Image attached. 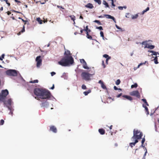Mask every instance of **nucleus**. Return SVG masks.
Masks as SVG:
<instances>
[{"instance_id":"obj_18","label":"nucleus","mask_w":159,"mask_h":159,"mask_svg":"<svg viewBox=\"0 0 159 159\" xmlns=\"http://www.w3.org/2000/svg\"><path fill=\"white\" fill-rule=\"evenodd\" d=\"M85 7L90 9H92L93 7V4L90 3H88L87 5H85Z\"/></svg>"},{"instance_id":"obj_37","label":"nucleus","mask_w":159,"mask_h":159,"mask_svg":"<svg viewBox=\"0 0 159 159\" xmlns=\"http://www.w3.org/2000/svg\"><path fill=\"white\" fill-rule=\"evenodd\" d=\"M103 3L106 6V7H109V6L107 3L105 1H103Z\"/></svg>"},{"instance_id":"obj_11","label":"nucleus","mask_w":159,"mask_h":159,"mask_svg":"<svg viewBox=\"0 0 159 159\" xmlns=\"http://www.w3.org/2000/svg\"><path fill=\"white\" fill-rule=\"evenodd\" d=\"M49 130L54 133H56L57 132V128L55 126L53 125H52L50 126Z\"/></svg>"},{"instance_id":"obj_5","label":"nucleus","mask_w":159,"mask_h":159,"mask_svg":"<svg viewBox=\"0 0 159 159\" xmlns=\"http://www.w3.org/2000/svg\"><path fill=\"white\" fill-rule=\"evenodd\" d=\"M9 93L7 90L5 89L2 90L1 93L0 94V101L4 102L6 96Z\"/></svg>"},{"instance_id":"obj_14","label":"nucleus","mask_w":159,"mask_h":159,"mask_svg":"<svg viewBox=\"0 0 159 159\" xmlns=\"http://www.w3.org/2000/svg\"><path fill=\"white\" fill-rule=\"evenodd\" d=\"M98 83L100 84L101 85L102 88L104 89H107V88L105 85L104 84L103 81L101 80H100L98 81Z\"/></svg>"},{"instance_id":"obj_61","label":"nucleus","mask_w":159,"mask_h":159,"mask_svg":"<svg viewBox=\"0 0 159 159\" xmlns=\"http://www.w3.org/2000/svg\"><path fill=\"white\" fill-rule=\"evenodd\" d=\"M15 2H17L18 3H20V2L17 0H15Z\"/></svg>"},{"instance_id":"obj_40","label":"nucleus","mask_w":159,"mask_h":159,"mask_svg":"<svg viewBox=\"0 0 159 159\" xmlns=\"http://www.w3.org/2000/svg\"><path fill=\"white\" fill-rule=\"evenodd\" d=\"M80 62L81 63H82L83 64L85 63L86 62L83 59H80Z\"/></svg>"},{"instance_id":"obj_33","label":"nucleus","mask_w":159,"mask_h":159,"mask_svg":"<svg viewBox=\"0 0 159 159\" xmlns=\"http://www.w3.org/2000/svg\"><path fill=\"white\" fill-rule=\"evenodd\" d=\"M145 141V139L144 138H143L142 139V145L140 147H144V146L143 145Z\"/></svg>"},{"instance_id":"obj_59","label":"nucleus","mask_w":159,"mask_h":159,"mask_svg":"<svg viewBox=\"0 0 159 159\" xmlns=\"http://www.w3.org/2000/svg\"><path fill=\"white\" fill-rule=\"evenodd\" d=\"M57 7H58V8H62L63 9H64V8L62 7V6H57Z\"/></svg>"},{"instance_id":"obj_62","label":"nucleus","mask_w":159,"mask_h":159,"mask_svg":"<svg viewBox=\"0 0 159 159\" xmlns=\"http://www.w3.org/2000/svg\"><path fill=\"white\" fill-rule=\"evenodd\" d=\"M84 31V29H83V30H81L80 31V33H81V34L83 33V31Z\"/></svg>"},{"instance_id":"obj_64","label":"nucleus","mask_w":159,"mask_h":159,"mask_svg":"<svg viewBox=\"0 0 159 159\" xmlns=\"http://www.w3.org/2000/svg\"><path fill=\"white\" fill-rule=\"evenodd\" d=\"M112 125H111L110 127L109 128L110 129H112Z\"/></svg>"},{"instance_id":"obj_38","label":"nucleus","mask_w":159,"mask_h":159,"mask_svg":"<svg viewBox=\"0 0 159 159\" xmlns=\"http://www.w3.org/2000/svg\"><path fill=\"white\" fill-rule=\"evenodd\" d=\"M120 81L119 79L117 80L116 82V84L117 85H118L120 84Z\"/></svg>"},{"instance_id":"obj_8","label":"nucleus","mask_w":159,"mask_h":159,"mask_svg":"<svg viewBox=\"0 0 159 159\" xmlns=\"http://www.w3.org/2000/svg\"><path fill=\"white\" fill-rule=\"evenodd\" d=\"M41 56H39L36 57V61H37L36 66L37 67H39L42 64V60L41 59Z\"/></svg>"},{"instance_id":"obj_13","label":"nucleus","mask_w":159,"mask_h":159,"mask_svg":"<svg viewBox=\"0 0 159 159\" xmlns=\"http://www.w3.org/2000/svg\"><path fill=\"white\" fill-rule=\"evenodd\" d=\"M71 54L70 51L68 50H66L64 53V56H72Z\"/></svg>"},{"instance_id":"obj_16","label":"nucleus","mask_w":159,"mask_h":159,"mask_svg":"<svg viewBox=\"0 0 159 159\" xmlns=\"http://www.w3.org/2000/svg\"><path fill=\"white\" fill-rule=\"evenodd\" d=\"M90 32H87L86 33V37L87 38L90 40H93V38L92 36L90 34Z\"/></svg>"},{"instance_id":"obj_35","label":"nucleus","mask_w":159,"mask_h":159,"mask_svg":"<svg viewBox=\"0 0 159 159\" xmlns=\"http://www.w3.org/2000/svg\"><path fill=\"white\" fill-rule=\"evenodd\" d=\"M39 81L37 80H34L30 81V83H38Z\"/></svg>"},{"instance_id":"obj_1","label":"nucleus","mask_w":159,"mask_h":159,"mask_svg":"<svg viewBox=\"0 0 159 159\" xmlns=\"http://www.w3.org/2000/svg\"><path fill=\"white\" fill-rule=\"evenodd\" d=\"M34 93L36 96L35 98L40 101H41L40 99H49L51 96L50 91L46 89L36 88L34 89Z\"/></svg>"},{"instance_id":"obj_15","label":"nucleus","mask_w":159,"mask_h":159,"mask_svg":"<svg viewBox=\"0 0 159 159\" xmlns=\"http://www.w3.org/2000/svg\"><path fill=\"white\" fill-rule=\"evenodd\" d=\"M122 97L130 101L133 100L132 98L129 96L127 95H123L122 96Z\"/></svg>"},{"instance_id":"obj_60","label":"nucleus","mask_w":159,"mask_h":159,"mask_svg":"<svg viewBox=\"0 0 159 159\" xmlns=\"http://www.w3.org/2000/svg\"><path fill=\"white\" fill-rule=\"evenodd\" d=\"M9 114H11L12 115V116L13 115V112L11 111H10V112L9 113Z\"/></svg>"},{"instance_id":"obj_42","label":"nucleus","mask_w":159,"mask_h":159,"mask_svg":"<svg viewBox=\"0 0 159 159\" xmlns=\"http://www.w3.org/2000/svg\"><path fill=\"white\" fill-rule=\"evenodd\" d=\"M103 57H104L105 58H106V59H107V58H111V57H109L108 55L106 54L104 55H103Z\"/></svg>"},{"instance_id":"obj_54","label":"nucleus","mask_w":159,"mask_h":159,"mask_svg":"<svg viewBox=\"0 0 159 159\" xmlns=\"http://www.w3.org/2000/svg\"><path fill=\"white\" fill-rule=\"evenodd\" d=\"M111 58H107V59H106V63H107V64H108V60L110 59Z\"/></svg>"},{"instance_id":"obj_7","label":"nucleus","mask_w":159,"mask_h":159,"mask_svg":"<svg viewBox=\"0 0 159 159\" xmlns=\"http://www.w3.org/2000/svg\"><path fill=\"white\" fill-rule=\"evenodd\" d=\"M130 94L131 96H135L136 97L139 98L140 97V94L137 90L134 91L130 93Z\"/></svg>"},{"instance_id":"obj_22","label":"nucleus","mask_w":159,"mask_h":159,"mask_svg":"<svg viewBox=\"0 0 159 159\" xmlns=\"http://www.w3.org/2000/svg\"><path fill=\"white\" fill-rule=\"evenodd\" d=\"M83 67L85 69H89V67L87 66V64L86 62H85V63L83 64Z\"/></svg>"},{"instance_id":"obj_10","label":"nucleus","mask_w":159,"mask_h":159,"mask_svg":"<svg viewBox=\"0 0 159 159\" xmlns=\"http://www.w3.org/2000/svg\"><path fill=\"white\" fill-rule=\"evenodd\" d=\"M131 140L133 142L132 143H129V145L132 148L133 146H134L135 145V144L138 142V141L136 139H133L132 140L131 139Z\"/></svg>"},{"instance_id":"obj_25","label":"nucleus","mask_w":159,"mask_h":159,"mask_svg":"<svg viewBox=\"0 0 159 159\" xmlns=\"http://www.w3.org/2000/svg\"><path fill=\"white\" fill-rule=\"evenodd\" d=\"M153 61H154V63L155 64H157L158 63V61L157 57V56H156L155 57L154 59H153Z\"/></svg>"},{"instance_id":"obj_28","label":"nucleus","mask_w":159,"mask_h":159,"mask_svg":"<svg viewBox=\"0 0 159 159\" xmlns=\"http://www.w3.org/2000/svg\"><path fill=\"white\" fill-rule=\"evenodd\" d=\"M91 92V90L90 89H89L87 91H85L83 93L86 96Z\"/></svg>"},{"instance_id":"obj_48","label":"nucleus","mask_w":159,"mask_h":159,"mask_svg":"<svg viewBox=\"0 0 159 159\" xmlns=\"http://www.w3.org/2000/svg\"><path fill=\"white\" fill-rule=\"evenodd\" d=\"M102 66H103V68H105L106 67V66L104 64V61H102Z\"/></svg>"},{"instance_id":"obj_34","label":"nucleus","mask_w":159,"mask_h":159,"mask_svg":"<svg viewBox=\"0 0 159 159\" xmlns=\"http://www.w3.org/2000/svg\"><path fill=\"white\" fill-rule=\"evenodd\" d=\"M100 34L101 36L102 37V39L104 40H105V38H104V36L103 32L102 31H101L100 33Z\"/></svg>"},{"instance_id":"obj_3","label":"nucleus","mask_w":159,"mask_h":159,"mask_svg":"<svg viewBox=\"0 0 159 159\" xmlns=\"http://www.w3.org/2000/svg\"><path fill=\"white\" fill-rule=\"evenodd\" d=\"M143 135V133L140 130L134 129L133 130V136L131 139H136L138 141L139 140L142 139Z\"/></svg>"},{"instance_id":"obj_36","label":"nucleus","mask_w":159,"mask_h":159,"mask_svg":"<svg viewBox=\"0 0 159 159\" xmlns=\"http://www.w3.org/2000/svg\"><path fill=\"white\" fill-rule=\"evenodd\" d=\"M142 101H143V102L144 103H145L147 106H149V104H148V103L147 102V101H146V99H142Z\"/></svg>"},{"instance_id":"obj_52","label":"nucleus","mask_w":159,"mask_h":159,"mask_svg":"<svg viewBox=\"0 0 159 159\" xmlns=\"http://www.w3.org/2000/svg\"><path fill=\"white\" fill-rule=\"evenodd\" d=\"M116 26L117 29L119 30H121V29L116 24Z\"/></svg>"},{"instance_id":"obj_63","label":"nucleus","mask_w":159,"mask_h":159,"mask_svg":"<svg viewBox=\"0 0 159 159\" xmlns=\"http://www.w3.org/2000/svg\"><path fill=\"white\" fill-rule=\"evenodd\" d=\"M7 4L8 5V6H10V5H11L10 3L9 2H8V3H7Z\"/></svg>"},{"instance_id":"obj_12","label":"nucleus","mask_w":159,"mask_h":159,"mask_svg":"<svg viewBox=\"0 0 159 159\" xmlns=\"http://www.w3.org/2000/svg\"><path fill=\"white\" fill-rule=\"evenodd\" d=\"M42 103L41 104V107H47L48 105V102L47 101H41Z\"/></svg>"},{"instance_id":"obj_56","label":"nucleus","mask_w":159,"mask_h":159,"mask_svg":"<svg viewBox=\"0 0 159 159\" xmlns=\"http://www.w3.org/2000/svg\"><path fill=\"white\" fill-rule=\"evenodd\" d=\"M7 14L8 15H10L11 13V12L10 11H8L7 12Z\"/></svg>"},{"instance_id":"obj_51","label":"nucleus","mask_w":159,"mask_h":159,"mask_svg":"<svg viewBox=\"0 0 159 159\" xmlns=\"http://www.w3.org/2000/svg\"><path fill=\"white\" fill-rule=\"evenodd\" d=\"M119 9L120 10H122L123 9V7H122L119 6L118 7Z\"/></svg>"},{"instance_id":"obj_46","label":"nucleus","mask_w":159,"mask_h":159,"mask_svg":"<svg viewBox=\"0 0 159 159\" xmlns=\"http://www.w3.org/2000/svg\"><path fill=\"white\" fill-rule=\"evenodd\" d=\"M97 28L100 30H103L102 27L101 26L98 27H97Z\"/></svg>"},{"instance_id":"obj_9","label":"nucleus","mask_w":159,"mask_h":159,"mask_svg":"<svg viewBox=\"0 0 159 159\" xmlns=\"http://www.w3.org/2000/svg\"><path fill=\"white\" fill-rule=\"evenodd\" d=\"M104 17H106L107 19H112V20H115V18L114 17L109 15H104L103 16H99V17L100 18Z\"/></svg>"},{"instance_id":"obj_41","label":"nucleus","mask_w":159,"mask_h":159,"mask_svg":"<svg viewBox=\"0 0 159 159\" xmlns=\"http://www.w3.org/2000/svg\"><path fill=\"white\" fill-rule=\"evenodd\" d=\"M94 1L97 2L99 5L101 3V0H94Z\"/></svg>"},{"instance_id":"obj_27","label":"nucleus","mask_w":159,"mask_h":159,"mask_svg":"<svg viewBox=\"0 0 159 159\" xmlns=\"http://www.w3.org/2000/svg\"><path fill=\"white\" fill-rule=\"evenodd\" d=\"M139 13L136 14L135 15H132V19H137L139 16Z\"/></svg>"},{"instance_id":"obj_32","label":"nucleus","mask_w":159,"mask_h":159,"mask_svg":"<svg viewBox=\"0 0 159 159\" xmlns=\"http://www.w3.org/2000/svg\"><path fill=\"white\" fill-rule=\"evenodd\" d=\"M147 63V66H148V62L147 61H145V62H143V63H140L138 66V67L139 68L140 66H142V65H144L146 63Z\"/></svg>"},{"instance_id":"obj_19","label":"nucleus","mask_w":159,"mask_h":159,"mask_svg":"<svg viewBox=\"0 0 159 159\" xmlns=\"http://www.w3.org/2000/svg\"><path fill=\"white\" fill-rule=\"evenodd\" d=\"M125 16L127 18L129 19H132V15L130 13H127L126 14Z\"/></svg>"},{"instance_id":"obj_39","label":"nucleus","mask_w":159,"mask_h":159,"mask_svg":"<svg viewBox=\"0 0 159 159\" xmlns=\"http://www.w3.org/2000/svg\"><path fill=\"white\" fill-rule=\"evenodd\" d=\"M4 121L3 119H2L0 121V125H3L4 124Z\"/></svg>"},{"instance_id":"obj_20","label":"nucleus","mask_w":159,"mask_h":159,"mask_svg":"<svg viewBox=\"0 0 159 159\" xmlns=\"http://www.w3.org/2000/svg\"><path fill=\"white\" fill-rule=\"evenodd\" d=\"M143 107L145 108V112L147 115L149 114V112L148 111V108L145 105H143Z\"/></svg>"},{"instance_id":"obj_50","label":"nucleus","mask_w":159,"mask_h":159,"mask_svg":"<svg viewBox=\"0 0 159 159\" xmlns=\"http://www.w3.org/2000/svg\"><path fill=\"white\" fill-rule=\"evenodd\" d=\"M22 21H23V23H24V24H27V23L28 22V20H22Z\"/></svg>"},{"instance_id":"obj_30","label":"nucleus","mask_w":159,"mask_h":159,"mask_svg":"<svg viewBox=\"0 0 159 159\" xmlns=\"http://www.w3.org/2000/svg\"><path fill=\"white\" fill-rule=\"evenodd\" d=\"M138 86L137 84L136 83H135L134 84L132 85L131 87L132 89H133L134 88H136Z\"/></svg>"},{"instance_id":"obj_49","label":"nucleus","mask_w":159,"mask_h":159,"mask_svg":"<svg viewBox=\"0 0 159 159\" xmlns=\"http://www.w3.org/2000/svg\"><path fill=\"white\" fill-rule=\"evenodd\" d=\"M122 95V93H120L119 94H118V95H117L116 96V97L119 98Z\"/></svg>"},{"instance_id":"obj_4","label":"nucleus","mask_w":159,"mask_h":159,"mask_svg":"<svg viewBox=\"0 0 159 159\" xmlns=\"http://www.w3.org/2000/svg\"><path fill=\"white\" fill-rule=\"evenodd\" d=\"M94 71L92 72V74H90L87 72H83L81 74V76L82 79L86 81L90 80V77L92 75H94Z\"/></svg>"},{"instance_id":"obj_47","label":"nucleus","mask_w":159,"mask_h":159,"mask_svg":"<svg viewBox=\"0 0 159 159\" xmlns=\"http://www.w3.org/2000/svg\"><path fill=\"white\" fill-rule=\"evenodd\" d=\"M51 74L52 76H53L54 75L56 74V73L54 72H52L51 73Z\"/></svg>"},{"instance_id":"obj_24","label":"nucleus","mask_w":159,"mask_h":159,"mask_svg":"<svg viewBox=\"0 0 159 159\" xmlns=\"http://www.w3.org/2000/svg\"><path fill=\"white\" fill-rule=\"evenodd\" d=\"M146 47L150 48L151 49H153L155 47V46L154 45H148V46H146Z\"/></svg>"},{"instance_id":"obj_43","label":"nucleus","mask_w":159,"mask_h":159,"mask_svg":"<svg viewBox=\"0 0 159 159\" xmlns=\"http://www.w3.org/2000/svg\"><path fill=\"white\" fill-rule=\"evenodd\" d=\"M146 151L145 152V153L143 155V157L142 159H145V156H146V154L147 152V151L146 149Z\"/></svg>"},{"instance_id":"obj_17","label":"nucleus","mask_w":159,"mask_h":159,"mask_svg":"<svg viewBox=\"0 0 159 159\" xmlns=\"http://www.w3.org/2000/svg\"><path fill=\"white\" fill-rule=\"evenodd\" d=\"M98 132L102 135L104 134H105V130L103 129H98Z\"/></svg>"},{"instance_id":"obj_26","label":"nucleus","mask_w":159,"mask_h":159,"mask_svg":"<svg viewBox=\"0 0 159 159\" xmlns=\"http://www.w3.org/2000/svg\"><path fill=\"white\" fill-rule=\"evenodd\" d=\"M84 30L86 32V33L87 32H91V30L88 29V26H86V27L85 28H84Z\"/></svg>"},{"instance_id":"obj_29","label":"nucleus","mask_w":159,"mask_h":159,"mask_svg":"<svg viewBox=\"0 0 159 159\" xmlns=\"http://www.w3.org/2000/svg\"><path fill=\"white\" fill-rule=\"evenodd\" d=\"M38 22V23L40 24H41L43 23H45L46 22H47L48 21V20H37Z\"/></svg>"},{"instance_id":"obj_45","label":"nucleus","mask_w":159,"mask_h":159,"mask_svg":"<svg viewBox=\"0 0 159 159\" xmlns=\"http://www.w3.org/2000/svg\"><path fill=\"white\" fill-rule=\"evenodd\" d=\"M94 22H96L98 25H101V24L99 21V20H95Z\"/></svg>"},{"instance_id":"obj_31","label":"nucleus","mask_w":159,"mask_h":159,"mask_svg":"<svg viewBox=\"0 0 159 159\" xmlns=\"http://www.w3.org/2000/svg\"><path fill=\"white\" fill-rule=\"evenodd\" d=\"M149 9V7H147V8L145 10H144L142 13V14H143L145 12H146L147 11H148Z\"/></svg>"},{"instance_id":"obj_55","label":"nucleus","mask_w":159,"mask_h":159,"mask_svg":"<svg viewBox=\"0 0 159 159\" xmlns=\"http://www.w3.org/2000/svg\"><path fill=\"white\" fill-rule=\"evenodd\" d=\"M114 89L115 90H117L118 89L116 86L114 87Z\"/></svg>"},{"instance_id":"obj_44","label":"nucleus","mask_w":159,"mask_h":159,"mask_svg":"<svg viewBox=\"0 0 159 159\" xmlns=\"http://www.w3.org/2000/svg\"><path fill=\"white\" fill-rule=\"evenodd\" d=\"M82 88L84 89H86V86L84 84H83L82 86Z\"/></svg>"},{"instance_id":"obj_2","label":"nucleus","mask_w":159,"mask_h":159,"mask_svg":"<svg viewBox=\"0 0 159 159\" xmlns=\"http://www.w3.org/2000/svg\"><path fill=\"white\" fill-rule=\"evenodd\" d=\"M74 62V60L72 56H64L58 63L62 66H66L72 65Z\"/></svg>"},{"instance_id":"obj_6","label":"nucleus","mask_w":159,"mask_h":159,"mask_svg":"<svg viewBox=\"0 0 159 159\" xmlns=\"http://www.w3.org/2000/svg\"><path fill=\"white\" fill-rule=\"evenodd\" d=\"M6 73L7 75L16 76L17 74L16 70H9L6 71Z\"/></svg>"},{"instance_id":"obj_53","label":"nucleus","mask_w":159,"mask_h":159,"mask_svg":"<svg viewBox=\"0 0 159 159\" xmlns=\"http://www.w3.org/2000/svg\"><path fill=\"white\" fill-rule=\"evenodd\" d=\"M71 20H75V16H71Z\"/></svg>"},{"instance_id":"obj_57","label":"nucleus","mask_w":159,"mask_h":159,"mask_svg":"<svg viewBox=\"0 0 159 159\" xmlns=\"http://www.w3.org/2000/svg\"><path fill=\"white\" fill-rule=\"evenodd\" d=\"M54 88V84H53L52 87L50 89H53Z\"/></svg>"},{"instance_id":"obj_21","label":"nucleus","mask_w":159,"mask_h":159,"mask_svg":"<svg viewBox=\"0 0 159 159\" xmlns=\"http://www.w3.org/2000/svg\"><path fill=\"white\" fill-rule=\"evenodd\" d=\"M25 26H24V25L23 26V28L22 29V30L20 31L18 34H17V35H20V34H21V33H23L25 31Z\"/></svg>"},{"instance_id":"obj_23","label":"nucleus","mask_w":159,"mask_h":159,"mask_svg":"<svg viewBox=\"0 0 159 159\" xmlns=\"http://www.w3.org/2000/svg\"><path fill=\"white\" fill-rule=\"evenodd\" d=\"M149 52L151 53H152V55H155V56H156L157 55V54H158V53H159L158 52H155V51H152V50H151L150 51H149Z\"/></svg>"},{"instance_id":"obj_58","label":"nucleus","mask_w":159,"mask_h":159,"mask_svg":"<svg viewBox=\"0 0 159 159\" xmlns=\"http://www.w3.org/2000/svg\"><path fill=\"white\" fill-rule=\"evenodd\" d=\"M4 54H2V56H1V58L2 59V58H4Z\"/></svg>"}]
</instances>
